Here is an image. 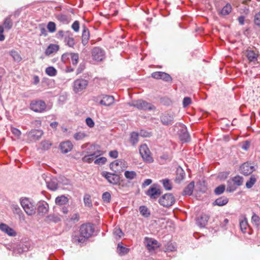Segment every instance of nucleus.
<instances>
[{
    "label": "nucleus",
    "mask_w": 260,
    "mask_h": 260,
    "mask_svg": "<svg viewBox=\"0 0 260 260\" xmlns=\"http://www.w3.org/2000/svg\"><path fill=\"white\" fill-rule=\"evenodd\" d=\"M125 177L128 180H133L137 176V173L135 171H126L124 172Z\"/></svg>",
    "instance_id": "nucleus-35"
},
{
    "label": "nucleus",
    "mask_w": 260,
    "mask_h": 260,
    "mask_svg": "<svg viewBox=\"0 0 260 260\" xmlns=\"http://www.w3.org/2000/svg\"><path fill=\"white\" fill-rule=\"evenodd\" d=\"M3 26H4V28H5L8 30L10 29L12 27L13 22L11 19L10 16L6 17L5 19Z\"/></svg>",
    "instance_id": "nucleus-31"
},
{
    "label": "nucleus",
    "mask_w": 260,
    "mask_h": 260,
    "mask_svg": "<svg viewBox=\"0 0 260 260\" xmlns=\"http://www.w3.org/2000/svg\"><path fill=\"white\" fill-rule=\"evenodd\" d=\"M47 28L51 32H53L56 30V24L53 22H49L47 25Z\"/></svg>",
    "instance_id": "nucleus-49"
},
{
    "label": "nucleus",
    "mask_w": 260,
    "mask_h": 260,
    "mask_svg": "<svg viewBox=\"0 0 260 260\" xmlns=\"http://www.w3.org/2000/svg\"><path fill=\"white\" fill-rule=\"evenodd\" d=\"M243 182L242 177L237 175L228 181L227 191L229 192L234 191L237 187L241 185Z\"/></svg>",
    "instance_id": "nucleus-5"
},
{
    "label": "nucleus",
    "mask_w": 260,
    "mask_h": 260,
    "mask_svg": "<svg viewBox=\"0 0 260 260\" xmlns=\"http://www.w3.org/2000/svg\"><path fill=\"white\" fill-rule=\"evenodd\" d=\"M160 120L164 125L170 124L174 120V115L172 114L165 113L160 117Z\"/></svg>",
    "instance_id": "nucleus-17"
},
{
    "label": "nucleus",
    "mask_w": 260,
    "mask_h": 260,
    "mask_svg": "<svg viewBox=\"0 0 260 260\" xmlns=\"http://www.w3.org/2000/svg\"><path fill=\"white\" fill-rule=\"evenodd\" d=\"M184 176L185 173H184L183 170L182 169H177L176 180L180 182L184 179Z\"/></svg>",
    "instance_id": "nucleus-40"
},
{
    "label": "nucleus",
    "mask_w": 260,
    "mask_h": 260,
    "mask_svg": "<svg viewBox=\"0 0 260 260\" xmlns=\"http://www.w3.org/2000/svg\"><path fill=\"white\" fill-rule=\"evenodd\" d=\"M180 139L182 141L184 142H188L190 140L189 135L185 128L182 129L180 134Z\"/></svg>",
    "instance_id": "nucleus-28"
},
{
    "label": "nucleus",
    "mask_w": 260,
    "mask_h": 260,
    "mask_svg": "<svg viewBox=\"0 0 260 260\" xmlns=\"http://www.w3.org/2000/svg\"><path fill=\"white\" fill-rule=\"evenodd\" d=\"M10 54L15 61L19 62L22 59L21 57L18 52L15 50L11 51Z\"/></svg>",
    "instance_id": "nucleus-44"
},
{
    "label": "nucleus",
    "mask_w": 260,
    "mask_h": 260,
    "mask_svg": "<svg viewBox=\"0 0 260 260\" xmlns=\"http://www.w3.org/2000/svg\"><path fill=\"white\" fill-rule=\"evenodd\" d=\"M194 186V182H191L184 189L183 195L190 196L192 193Z\"/></svg>",
    "instance_id": "nucleus-25"
},
{
    "label": "nucleus",
    "mask_w": 260,
    "mask_h": 260,
    "mask_svg": "<svg viewBox=\"0 0 260 260\" xmlns=\"http://www.w3.org/2000/svg\"><path fill=\"white\" fill-rule=\"evenodd\" d=\"M48 188L53 191H55L57 189L58 183L57 180L55 178L51 179L49 181L47 182Z\"/></svg>",
    "instance_id": "nucleus-24"
},
{
    "label": "nucleus",
    "mask_w": 260,
    "mask_h": 260,
    "mask_svg": "<svg viewBox=\"0 0 260 260\" xmlns=\"http://www.w3.org/2000/svg\"><path fill=\"white\" fill-rule=\"evenodd\" d=\"M105 51L100 47H94L92 51V57L96 61H102L105 58Z\"/></svg>",
    "instance_id": "nucleus-11"
},
{
    "label": "nucleus",
    "mask_w": 260,
    "mask_h": 260,
    "mask_svg": "<svg viewBox=\"0 0 260 260\" xmlns=\"http://www.w3.org/2000/svg\"><path fill=\"white\" fill-rule=\"evenodd\" d=\"M0 230L9 236L15 237L16 236V232L9 226L5 223L0 224Z\"/></svg>",
    "instance_id": "nucleus-16"
},
{
    "label": "nucleus",
    "mask_w": 260,
    "mask_h": 260,
    "mask_svg": "<svg viewBox=\"0 0 260 260\" xmlns=\"http://www.w3.org/2000/svg\"><path fill=\"white\" fill-rule=\"evenodd\" d=\"M208 216L206 214H203L197 219V223L200 226L205 227L208 222Z\"/></svg>",
    "instance_id": "nucleus-21"
},
{
    "label": "nucleus",
    "mask_w": 260,
    "mask_h": 260,
    "mask_svg": "<svg viewBox=\"0 0 260 260\" xmlns=\"http://www.w3.org/2000/svg\"><path fill=\"white\" fill-rule=\"evenodd\" d=\"M139 135L143 137H149L150 134L146 131H141L139 134Z\"/></svg>",
    "instance_id": "nucleus-63"
},
{
    "label": "nucleus",
    "mask_w": 260,
    "mask_h": 260,
    "mask_svg": "<svg viewBox=\"0 0 260 260\" xmlns=\"http://www.w3.org/2000/svg\"><path fill=\"white\" fill-rule=\"evenodd\" d=\"M225 185H220L215 188V189H214V193L216 195H220L224 192V191L225 190Z\"/></svg>",
    "instance_id": "nucleus-45"
},
{
    "label": "nucleus",
    "mask_w": 260,
    "mask_h": 260,
    "mask_svg": "<svg viewBox=\"0 0 260 260\" xmlns=\"http://www.w3.org/2000/svg\"><path fill=\"white\" fill-rule=\"evenodd\" d=\"M4 31V26L0 25V41H3L5 39V37L3 35Z\"/></svg>",
    "instance_id": "nucleus-60"
},
{
    "label": "nucleus",
    "mask_w": 260,
    "mask_h": 260,
    "mask_svg": "<svg viewBox=\"0 0 260 260\" xmlns=\"http://www.w3.org/2000/svg\"><path fill=\"white\" fill-rule=\"evenodd\" d=\"M246 55L249 62H253L254 64L256 63L257 55L253 51L247 50Z\"/></svg>",
    "instance_id": "nucleus-20"
},
{
    "label": "nucleus",
    "mask_w": 260,
    "mask_h": 260,
    "mask_svg": "<svg viewBox=\"0 0 260 260\" xmlns=\"http://www.w3.org/2000/svg\"><path fill=\"white\" fill-rule=\"evenodd\" d=\"M86 124L90 128L93 127L94 126V122L93 120L90 118L88 117L86 119Z\"/></svg>",
    "instance_id": "nucleus-56"
},
{
    "label": "nucleus",
    "mask_w": 260,
    "mask_h": 260,
    "mask_svg": "<svg viewBox=\"0 0 260 260\" xmlns=\"http://www.w3.org/2000/svg\"><path fill=\"white\" fill-rule=\"evenodd\" d=\"M47 220L50 222L57 223L60 221V218L57 216L54 215H50L47 217Z\"/></svg>",
    "instance_id": "nucleus-46"
},
{
    "label": "nucleus",
    "mask_w": 260,
    "mask_h": 260,
    "mask_svg": "<svg viewBox=\"0 0 260 260\" xmlns=\"http://www.w3.org/2000/svg\"><path fill=\"white\" fill-rule=\"evenodd\" d=\"M145 242L147 249L149 251L155 250L159 246L158 242L152 238L146 237L145 238Z\"/></svg>",
    "instance_id": "nucleus-15"
},
{
    "label": "nucleus",
    "mask_w": 260,
    "mask_h": 260,
    "mask_svg": "<svg viewBox=\"0 0 260 260\" xmlns=\"http://www.w3.org/2000/svg\"><path fill=\"white\" fill-rule=\"evenodd\" d=\"M117 250V252L119 254L123 255H125V254H127L128 252L129 249L122 246L120 244H118Z\"/></svg>",
    "instance_id": "nucleus-34"
},
{
    "label": "nucleus",
    "mask_w": 260,
    "mask_h": 260,
    "mask_svg": "<svg viewBox=\"0 0 260 260\" xmlns=\"http://www.w3.org/2000/svg\"><path fill=\"white\" fill-rule=\"evenodd\" d=\"M128 105L130 106L136 107L138 109L141 110L150 111L155 109L154 105L142 100L133 101L131 103H128Z\"/></svg>",
    "instance_id": "nucleus-3"
},
{
    "label": "nucleus",
    "mask_w": 260,
    "mask_h": 260,
    "mask_svg": "<svg viewBox=\"0 0 260 260\" xmlns=\"http://www.w3.org/2000/svg\"><path fill=\"white\" fill-rule=\"evenodd\" d=\"M20 204L28 215H32L36 213V205L34 202L27 198H22Z\"/></svg>",
    "instance_id": "nucleus-2"
},
{
    "label": "nucleus",
    "mask_w": 260,
    "mask_h": 260,
    "mask_svg": "<svg viewBox=\"0 0 260 260\" xmlns=\"http://www.w3.org/2000/svg\"><path fill=\"white\" fill-rule=\"evenodd\" d=\"M87 135L84 132H78L74 135V138L76 140L79 141L87 137Z\"/></svg>",
    "instance_id": "nucleus-41"
},
{
    "label": "nucleus",
    "mask_w": 260,
    "mask_h": 260,
    "mask_svg": "<svg viewBox=\"0 0 260 260\" xmlns=\"http://www.w3.org/2000/svg\"><path fill=\"white\" fill-rule=\"evenodd\" d=\"M254 23L256 25L260 26V12L255 15Z\"/></svg>",
    "instance_id": "nucleus-59"
},
{
    "label": "nucleus",
    "mask_w": 260,
    "mask_h": 260,
    "mask_svg": "<svg viewBox=\"0 0 260 260\" xmlns=\"http://www.w3.org/2000/svg\"><path fill=\"white\" fill-rule=\"evenodd\" d=\"M70 53H66L63 54L61 56V60L64 62H66L67 60L69 59V54Z\"/></svg>",
    "instance_id": "nucleus-62"
},
{
    "label": "nucleus",
    "mask_w": 260,
    "mask_h": 260,
    "mask_svg": "<svg viewBox=\"0 0 260 260\" xmlns=\"http://www.w3.org/2000/svg\"><path fill=\"white\" fill-rule=\"evenodd\" d=\"M11 131L17 138H20V137L21 135V132L19 129L15 127H11Z\"/></svg>",
    "instance_id": "nucleus-52"
},
{
    "label": "nucleus",
    "mask_w": 260,
    "mask_h": 260,
    "mask_svg": "<svg viewBox=\"0 0 260 260\" xmlns=\"http://www.w3.org/2000/svg\"><path fill=\"white\" fill-rule=\"evenodd\" d=\"M48 205L46 203H41L38 206V212L39 214H44L48 212Z\"/></svg>",
    "instance_id": "nucleus-30"
},
{
    "label": "nucleus",
    "mask_w": 260,
    "mask_h": 260,
    "mask_svg": "<svg viewBox=\"0 0 260 260\" xmlns=\"http://www.w3.org/2000/svg\"><path fill=\"white\" fill-rule=\"evenodd\" d=\"M175 202V200L172 194L166 193L161 197L159 200V204L166 207L172 206Z\"/></svg>",
    "instance_id": "nucleus-8"
},
{
    "label": "nucleus",
    "mask_w": 260,
    "mask_h": 260,
    "mask_svg": "<svg viewBox=\"0 0 260 260\" xmlns=\"http://www.w3.org/2000/svg\"><path fill=\"white\" fill-rule=\"evenodd\" d=\"M252 222L256 226L260 224V218L255 214H253L251 217Z\"/></svg>",
    "instance_id": "nucleus-51"
},
{
    "label": "nucleus",
    "mask_w": 260,
    "mask_h": 260,
    "mask_svg": "<svg viewBox=\"0 0 260 260\" xmlns=\"http://www.w3.org/2000/svg\"><path fill=\"white\" fill-rule=\"evenodd\" d=\"M228 203V199L225 197H221L217 199L213 203V205L222 206Z\"/></svg>",
    "instance_id": "nucleus-27"
},
{
    "label": "nucleus",
    "mask_w": 260,
    "mask_h": 260,
    "mask_svg": "<svg viewBox=\"0 0 260 260\" xmlns=\"http://www.w3.org/2000/svg\"><path fill=\"white\" fill-rule=\"evenodd\" d=\"M46 73L50 76H55L57 74L56 70L53 67H49L46 69Z\"/></svg>",
    "instance_id": "nucleus-37"
},
{
    "label": "nucleus",
    "mask_w": 260,
    "mask_h": 260,
    "mask_svg": "<svg viewBox=\"0 0 260 260\" xmlns=\"http://www.w3.org/2000/svg\"><path fill=\"white\" fill-rule=\"evenodd\" d=\"M92 100L96 103L99 102L101 105L110 106L114 103V98L111 95L101 94L98 96H93L92 98Z\"/></svg>",
    "instance_id": "nucleus-4"
},
{
    "label": "nucleus",
    "mask_w": 260,
    "mask_h": 260,
    "mask_svg": "<svg viewBox=\"0 0 260 260\" xmlns=\"http://www.w3.org/2000/svg\"><path fill=\"white\" fill-rule=\"evenodd\" d=\"M151 76L154 79H162V80L166 82L171 81L172 80V77L169 74L162 72H153L152 73Z\"/></svg>",
    "instance_id": "nucleus-12"
},
{
    "label": "nucleus",
    "mask_w": 260,
    "mask_h": 260,
    "mask_svg": "<svg viewBox=\"0 0 260 260\" xmlns=\"http://www.w3.org/2000/svg\"><path fill=\"white\" fill-rule=\"evenodd\" d=\"M72 29L76 32H78L79 30V22L75 21L72 25Z\"/></svg>",
    "instance_id": "nucleus-57"
},
{
    "label": "nucleus",
    "mask_w": 260,
    "mask_h": 260,
    "mask_svg": "<svg viewBox=\"0 0 260 260\" xmlns=\"http://www.w3.org/2000/svg\"><path fill=\"white\" fill-rule=\"evenodd\" d=\"M84 203L85 206L91 207H92V202L91 200V197L88 194H86L84 196Z\"/></svg>",
    "instance_id": "nucleus-38"
},
{
    "label": "nucleus",
    "mask_w": 260,
    "mask_h": 260,
    "mask_svg": "<svg viewBox=\"0 0 260 260\" xmlns=\"http://www.w3.org/2000/svg\"><path fill=\"white\" fill-rule=\"evenodd\" d=\"M89 31L88 29L84 27L82 31V42L84 45H85L89 40Z\"/></svg>",
    "instance_id": "nucleus-26"
},
{
    "label": "nucleus",
    "mask_w": 260,
    "mask_h": 260,
    "mask_svg": "<svg viewBox=\"0 0 260 260\" xmlns=\"http://www.w3.org/2000/svg\"><path fill=\"white\" fill-rule=\"evenodd\" d=\"M65 41L67 45L70 47H73L75 45L74 39L72 37H66L65 38Z\"/></svg>",
    "instance_id": "nucleus-50"
},
{
    "label": "nucleus",
    "mask_w": 260,
    "mask_h": 260,
    "mask_svg": "<svg viewBox=\"0 0 260 260\" xmlns=\"http://www.w3.org/2000/svg\"><path fill=\"white\" fill-rule=\"evenodd\" d=\"M191 103V100L189 97H185L183 100V107L185 108L188 106Z\"/></svg>",
    "instance_id": "nucleus-55"
},
{
    "label": "nucleus",
    "mask_w": 260,
    "mask_h": 260,
    "mask_svg": "<svg viewBox=\"0 0 260 260\" xmlns=\"http://www.w3.org/2000/svg\"><path fill=\"white\" fill-rule=\"evenodd\" d=\"M58 20L63 22V23H68V17L66 15L63 14L58 15L57 17Z\"/></svg>",
    "instance_id": "nucleus-53"
},
{
    "label": "nucleus",
    "mask_w": 260,
    "mask_h": 260,
    "mask_svg": "<svg viewBox=\"0 0 260 260\" xmlns=\"http://www.w3.org/2000/svg\"><path fill=\"white\" fill-rule=\"evenodd\" d=\"M139 211L141 214L145 217H148L150 214L148 208L145 206H140Z\"/></svg>",
    "instance_id": "nucleus-33"
},
{
    "label": "nucleus",
    "mask_w": 260,
    "mask_h": 260,
    "mask_svg": "<svg viewBox=\"0 0 260 260\" xmlns=\"http://www.w3.org/2000/svg\"><path fill=\"white\" fill-rule=\"evenodd\" d=\"M69 58L71 59V62L73 65L76 66L79 60V55L78 53H70Z\"/></svg>",
    "instance_id": "nucleus-32"
},
{
    "label": "nucleus",
    "mask_w": 260,
    "mask_h": 260,
    "mask_svg": "<svg viewBox=\"0 0 260 260\" xmlns=\"http://www.w3.org/2000/svg\"><path fill=\"white\" fill-rule=\"evenodd\" d=\"M255 170L254 166L250 162H245V176L250 175Z\"/></svg>",
    "instance_id": "nucleus-29"
},
{
    "label": "nucleus",
    "mask_w": 260,
    "mask_h": 260,
    "mask_svg": "<svg viewBox=\"0 0 260 260\" xmlns=\"http://www.w3.org/2000/svg\"><path fill=\"white\" fill-rule=\"evenodd\" d=\"M111 196L109 192H105L102 195V199L105 203H109Z\"/></svg>",
    "instance_id": "nucleus-47"
},
{
    "label": "nucleus",
    "mask_w": 260,
    "mask_h": 260,
    "mask_svg": "<svg viewBox=\"0 0 260 260\" xmlns=\"http://www.w3.org/2000/svg\"><path fill=\"white\" fill-rule=\"evenodd\" d=\"M139 152L145 162L151 163L153 161V159L151 156L150 151L147 145L143 144L141 145L139 148Z\"/></svg>",
    "instance_id": "nucleus-7"
},
{
    "label": "nucleus",
    "mask_w": 260,
    "mask_h": 260,
    "mask_svg": "<svg viewBox=\"0 0 260 260\" xmlns=\"http://www.w3.org/2000/svg\"><path fill=\"white\" fill-rule=\"evenodd\" d=\"M93 233V228L90 223L83 224L80 229V237H77L74 238L75 242L83 243L85 240L90 237Z\"/></svg>",
    "instance_id": "nucleus-1"
},
{
    "label": "nucleus",
    "mask_w": 260,
    "mask_h": 260,
    "mask_svg": "<svg viewBox=\"0 0 260 260\" xmlns=\"http://www.w3.org/2000/svg\"><path fill=\"white\" fill-rule=\"evenodd\" d=\"M107 160V159L105 157H100L94 160V164L97 165H103Z\"/></svg>",
    "instance_id": "nucleus-54"
},
{
    "label": "nucleus",
    "mask_w": 260,
    "mask_h": 260,
    "mask_svg": "<svg viewBox=\"0 0 260 260\" xmlns=\"http://www.w3.org/2000/svg\"><path fill=\"white\" fill-rule=\"evenodd\" d=\"M161 193V190L156 184H153L146 192V194L151 199H156L158 198Z\"/></svg>",
    "instance_id": "nucleus-10"
},
{
    "label": "nucleus",
    "mask_w": 260,
    "mask_h": 260,
    "mask_svg": "<svg viewBox=\"0 0 260 260\" xmlns=\"http://www.w3.org/2000/svg\"><path fill=\"white\" fill-rule=\"evenodd\" d=\"M30 108L36 112H43L46 108L45 103L41 100L32 101L30 104Z\"/></svg>",
    "instance_id": "nucleus-9"
},
{
    "label": "nucleus",
    "mask_w": 260,
    "mask_h": 260,
    "mask_svg": "<svg viewBox=\"0 0 260 260\" xmlns=\"http://www.w3.org/2000/svg\"><path fill=\"white\" fill-rule=\"evenodd\" d=\"M88 84L87 80L80 78L75 80L73 82V89L75 93H78L86 89Z\"/></svg>",
    "instance_id": "nucleus-6"
},
{
    "label": "nucleus",
    "mask_w": 260,
    "mask_h": 260,
    "mask_svg": "<svg viewBox=\"0 0 260 260\" xmlns=\"http://www.w3.org/2000/svg\"><path fill=\"white\" fill-rule=\"evenodd\" d=\"M113 235L115 238L119 239L123 236V233L119 228H115L113 231Z\"/></svg>",
    "instance_id": "nucleus-43"
},
{
    "label": "nucleus",
    "mask_w": 260,
    "mask_h": 260,
    "mask_svg": "<svg viewBox=\"0 0 260 260\" xmlns=\"http://www.w3.org/2000/svg\"><path fill=\"white\" fill-rule=\"evenodd\" d=\"M55 204L58 206L64 205L68 203V198L64 195L58 196L56 198L55 201Z\"/></svg>",
    "instance_id": "nucleus-22"
},
{
    "label": "nucleus",
    "mask_w": 260,
    "mask_h": 260,
    "mask_svg": "<svg viewBox=\"0 0 260 260\" xmlns=\"http://www.w3.org/2000/svg\"><path fill=\"white\" fill-rule=\"evenodd\" d=\"M232 11V7L230 4H226L220 11L222 15H228Z\"/></svg>",
    "instance_id": "nucleus-36"
},
{
    "label": "nucleus",
    "mask_w": 260,
    "mask_h": 260,
    "mask_svg": "<svg viewBox=\"0 0 260 260\" xmlns=\"http://www.w3.org/2000/svg\"><path fill=\"white\" fill-rule=\"evenodd\" d=\"M256 179L254 175H251L249 180L246 183V186L248 188H250L255 183Z\"/></svg>",
    "instance_id": "nucleus-42"
},
{
    "label": "nucleus",
    "mask_w": 260,
    "mask_h": 260,
    "mask_svg": "<svg viewBox=\"0 0 260 260\" xmlns=\"http://www.w3.org/2000/svg\"><path fill=\"white\" fill-rule=\"evenodd\" d=\"M102 175L105 177L110 183L116 184L119 181V177L116 174L105 172H103Z\"/></svg>",
    "instance_id": "nucleus-14"
},
{
    "label": "nucleus",
    "mask_w": 260,
    "mask_h": 260,
    "mask_svg": "<svg viewBox=\"0 0 260 260\" xmlns=\"http://www.w3.org/2000/svg\"><path fill=\"white\" fill-rule=\"evenodd\" d=\"M100 155H101V153L99 151L94 152V153H93L92 154L84 156L83 157L82 160L84 162L90 163L94 160V159L95 158L97 157L98 156H99Z\"/></svg>",
    "instance_id": "nucleus-19"
},
{
    "label": "nucleus",
    "mask_w": 260,
    "mask_h": 260,
    "mask_svg": "<svg viewBox=\"0 0 260 260\" xmlns=\"http://www.w3.org/2000/svg\"><path fill=\"white\" fill-rule=\"evenodd\" d=\"M118 152L116 150L111 151L109 152V155L113 158H116L118 157Z\"/></svg>",
    "instance_id": "nucleus-61"
},
{
    "label": "nucleus",
    "mask_w": 260,
    "mask_h": 260,
    "mask_svg": "<svg viewBox=\"0 0 260 260\" xmlns=\"http://www.w3.org/2000/svg\"><path fill=\"white\" fill-rule=\"evenodd\" d=\"M164 187L167 190H171L172 189V184L169 179H164L162 181Z\"/></svg>",
    "instance_id": "nucleus-48"
},
{
    "label": "nucleus",
    "mask_w": 260,
    "mask_h": 260,
    "mask_svg": "<svg viewBox=\"0 0 260 260\" xmlns=\"http://www.w3.org/2000/svg\"><path fill=\"white\" fill-rule=\"evenodd\" d=\"M152 183V180L149 179H146L142 184V187H145L146 186L150 185Z\"/></svg>",
    "instance_id": "nucleus-64"
},
{
    "label": "nucleus",
    "mask_w": 260,
    "mask_h": 260,
    "mask_svg": "<svg viewBox=\"0 0 260 260\" xmlns=\"http://www.w3.org/2000/svg\"><path fill=\"white\" fill-rule=\"evenodd\" d=\"M139 134L133 132L131 134L130 142L133 145H135L138 142Z\"/></svg>",
    "instance_id": "nucleus-39"
},
{
    "label": "nucleus",
    "mask_w": 260,
    "mask_h": 260,
    "mask_svg": "<svg viewBox=\"0 0 260 260\" xmlns=\"http://www.w3.org/2000/svg\"><path fill=\"white\" fill-rule=\"evenodd\" d=\"M59 147L62 153H67L72 150L73 145L71 142L66 141L61 143Z\"/></svg>",
    "instance_id": "nucleus-18"
},
{
    "label": "nucleus",
    "mask_w": 260,
    "mask_h": 260,
    "mask_svg": "<svg viewBox=\"0 0 260 260\" xmlns=\"http://www.w3.org/2000/svg\"><path fill=\"white\" fill-rule=\"evenodd\" d=\"M41 144L43 148L45 150L48 149L51 145V144L48 141H43Z\"/></svg>",
    "instance_id": "nucleus-58"
},
{
    "label": "nucleus",
    "mask_w": 260,
    "mask_h": 260,
    "mask_svg": "<svg viewBox=\"0 0 260 260\" xmlns=\"http://www.w3.org/2000/svg\"><path fill=\"white\" fill-rule=\"evenodd\" d=\"M59 49V46L55 44H50L47 47L45 51V54L49 55L54 52H57Z\"/></svg>",
    "instance_id": "nucleus-23"
},
{
    "label": "nucleus",
    "mask_w": 260,
    "mask_h": 260,
    "mask_svg": "<svg viewBox=\"0 0 260 260\" xmlns=\"http://www.w3.org/2000/svg\"><path fill=\"white\" fill-rule=\"evenodd\" d=\"M44 133L41 129H32L27 134L28 138L31 141H37L39 140L43 136Z\"/></svg>",
    "instance_id": "nucleus-13"
}]
</instances>
